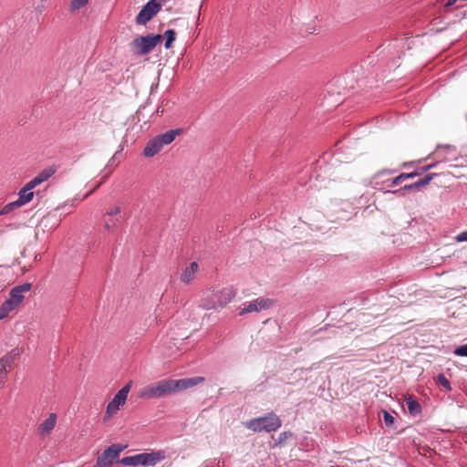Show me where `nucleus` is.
<instances>
[{"instance_id":"2","label":"nucleus","mask_w":467,"mask_h":467,"mask_svg":"<svg viewBox=\"0 0 467 467\" xmlns=\"http://www.w3.org/2000/svg\"><path fill=\"white\" fill-rule=\"evenodd\" d=\"M56 171L57 169L55 166H49L41 171L20 190L18 199L6 204L2 209L1 213H8L12 210L29 202L34 196L33 189L42 182L47 181L56 172Z\"/></svg>"},{"instance_id":"30","label":"nucleus","mask_w":467,"mask_h":467,"mask_svg":"<svg viewBox=\"0 0 467 467\" xmlns=\"http://www.w3.org/2000/svg\"><path fill=\"white\" fill-rule=\"evenodd\" d=\"M458 0H448L446 6L453 5Z\"/></svg>"},{"instance_id":"6","label":"nucleus","mask_w":467,"mask_h":467,"mask_svg":"<svg viewBox=\"0 0 467 467\" xmlns=\"http://www.w3.org/2000/svg\"><path fill=\"white\" fill-rule=\"evenodd\" d=\"M131 386L132 381L130 380L117 392L112 400L107 405L104 420H110L125 405Z\"/></svg>"},{"instance_id":"29","label":"nucleus","mask_w":467,"mask_h":467,"mask_svg":"<svg viewBox=\"0 0 467 467\" xmlns=\"http://www.w3.org/2000/svg\"><path fill=\"white\" fill-rule=\"evenodd\" d=\"M413 189V186L412 184H409V185H405L404 187H402L401 189L398 190V191H395L393 192L394 193L396 192H405V191H408V190H412Z\"/></svg>"},{"instance_id":"16","label":"nucleus","mask_w":467,"mask_h":467,"mask_svg":"<svg viewBox=\"0 0 467 467\" xmlns=\"http://www.w3.org/2000/svg\"><path fill=\"white\" fill-rule=\"evenodd\" d=\"M179 134L180 130H171L157 136L156 138L160 140V142L161 143L162 146H165L171 143L175 140L176 136H178Z\"/></svg>"},{"instance_id":"34","label":"nucleus","mask_w":467,"mask_h":467,"mask_svg":"<svg viewBox=\"0 0 467 467\" xmlns=\"http://www.w3.org/2000/svg\"><path fill=\"white\" fill-rule=\"evenodd\" d=\"M408 165H409V163H404V164L402 165V167H407Z\"/></svg>"},{"instance_id":"22","label":"nucleus","mask_w":467,"mask_h":467,"mask_svg":"<svg viewBox=\"0 0 467 467\" xmlns=\"http://www.w3.org/2000/svg\"><path fill=\"white\" fill-rule=\"evenodd\" d=\"M88 3V0H72L70 7L72 11L78 10L85 6Z\"/></svg>"},{"instance_id":"12","label":"nucleus","mask_w":467,"mask_h":467,"mask_svg":"<svg viewBox=\"0 0 467 467\" xmlns=\"http://www.w3.org/2000/svg\"><path fill=\"white\" fill-rule=\"evenodd\" d=\"M57 414L56 413H50L48 417L38 425L37 427V433L41 437H47L48 436L51 431L54 430L57 424Z\"/></svg>"},{"instance_id":"4","label":"nucleus","mask_w":467,"mask_h":467,"mask_svg":"<svg viewBox=\"0 0 467 467\" xmlns=\"http://www.w3.org/2000/svg\"><path fill=\"white\" fill-rule=\"evenodd\" d=\"M282 421L275 413H268L266 416L252 419L244 422V426L254 432H271L281 427Z\"/></svg>"},{"instance_id":"8","label":"nucleus","mask_w":467,"mask_h":467,"mask_svg":"<svg viewBox=\"0 0 467 467\" xmlns=\"http://www.w3.org/2000/svg\"><path fill=\"white\" fill-rule=\"evenodd\" d=\"M121 206L113 205L108 209L103 217V229L107 234L114 233L119 223V214L121 213Z\"/></svg>"},{"instance_id":"32","label":"nucleus","mask_w":467,"mask_h":467,"mask_svg":"<svg viewBox=\"0 0 467 467\" xmlns=\"http://www.w3.org/2000/svg\"><path fill=\"white\" fill-rule=\"evenodd\" d=\"M431 168V165H429V166H427V167H424V168H423V171H428V170H430Z\"/></svg>"},{"instance_id":"27","label":"nucleus","mask_w":467,"mask_h":467,"mask_svg":"<svg viewBox=\"0 0 467 467\" xmlns=\"http://www.w3.org/2000/svg\"><path fill=\"white\" fill-rule=\"evenodd\" d=\"M383 420L387 426L391 425L394 421V418L388 411H384Z\"/></svg>"},{"instance_id":"3","label":"nucleus","mask_w":467,"mask_h":467,"mask_svg":"<svg viewBox=\"0 0 467 467\" xmlns=\"http://www.w3.org/2000/svg\"><path fill=\"white\" fill-rule=\"evenodd\" d=\"M235 294V290L232 286L208 289L202 295L200 307L205 310L223 308L234 298Z\"/></svg>"},{"instance_id":"33","label":"nucleus","mask_w":467,"mask_h":467,"mask_svg":"<svg viewBox=\"0 0 467 467\" xmlns=\"http://www.w3.org/2000/svg\"><path fill=\"white\" fill-rule=\"evenodd\" d=\"M92 192H93V191L89 192L88 193H87V194L85 195V197H84V198H88V197Z\"/></svg>"},{"instance_id":"11","label":"nucleus","mask_w":467,"mask_h":467,"mask_svg":"<svg viewBox=\"0 0 467 467\" xmlns=\"http://www.w3.org/2000/svg\"><path fill=\"white\" fill-rule=\"evenodd\" d=\"M141 465L155 466L157 463L166 459V452L162 450L152 451L150 452L140 453Z\"/></svg>"},{"instance_id":"14","label":"nucleus","mask_w":467,"mask_h":467,"mask_svg":"<svg viewBox=\"0 0 467 467\" xmlns=\"http://www.w3.org/2000/svg\"><path fill=\"white\" fill-rule=\"evenodd\" d=\"M199 271V265L196 262H192L189 266L185 267L181 275V281L186 285H190L195 278Z\"/></svg>"},{"instance_id":"21","label":"nucleus","mask_w":467,"mask_h":467,"mask_svg":"<svg viewBox=\"0 0 467 467\" xmlns=\"http://www.w3.org/2000/svg\"><path fill=\"white\" fill-rule=\"evenodd\" d=\"M175 35H176V33H175V31H174V30H172V29H168V30H166V31H165L164 36H166V38H167V39H166V43H165V47H166L167 49H169V48H171V44H172V42H173V41H174V39H175Z\"/></svg>"},{"instance_id":"5","label":"nucleus","mask_w":467,"mask_h":467,"mask_svg":"<svg viewBox=\"0 0 467 467\" xmlns=\"http://www.w3.org/2000/svg\"><path fill=\"white\" fill-rule=\"evenodd\" d=\"M162 36L161 35H149L146 36H139L130 43L131 51L138 56H144L150 53L155 47L161 42Z\"/></svg>"},{"instance_id":"7","label":"nucleus","mask_w":467,"mask_h":467,"mask_svg":"<svg viewBox=\"0 0 467 467\" xmlns=\"http://www.w3.org/2000/svg\"><path fill=\"white\" fill-rule=\"evenodd\" d=\"M126 448L119 444H112L107 448L96 460V463L92 467H112L113 463L118 461L119 454Z\"/></svg>"},{"instance_id":"10","label":"nucleus","mask_w":467,"mask_h":467,"mask_svg":"<svg viewBox=\"0 0 467 467\" xmlns=\"http://www.w3.org/2000/svg\"><path fill=\"white\" fill-rule=\"evenodd\" d=\"M273 305V301L269 298L258 297L254 301L250 302L247 306L243 307L239 315L244 316L252 312H260L263 309H267Z\"/></svg>"},{"instance_id":"9","label":"nucleus","mask_w":467,"mask_h":467,"mask_svg":"<svg viewBox=\"0 0 467 467\" xmlns=\"http://www.w3.org/2000/svg\"><path fill=\"white\" fill-rule=\"evenodd\" d=\"M161 0H150L138 14L136 23L138 25H145L161 10Z\"/></svg>"},{"instance_id":"18","label":"nucleus","mask_w":467,"mask_h":467,"mask_svg":"<svg viewBox=\"0 0 467 467\" xmlns=\"http://www.w3.org/2000/svg\"><path fill=\"white\" fill-rule=\"evenodd\" d=\"M18 306L13 303L10 299H6L0 306V320L8 317L10 312L15 310Z\"/></svg>"},{"instance_id":"1","label":"nucleus","mask_w":467,"mask_h":467,"mask_svg":"<svg viewBox=\"0 0 467 467\" xmlns=\"http://www.w3.org/2000/svg\"><path fill=\"white\" fill-rule=\"evenodd\" d=\"M204 381L203 377L182 379H162L142 388L138 397L144 400L161 398L192 388Z\"/></svg>"},{"instance_id":"24","label":"nucleus","mask_w":467,"mask_h":467,"mask_svg":"<svg viewBox=\"0 0 467 467\" xmlns=\"http://www.w3.org/2000/svg\"><path fill=\"white\" fill-rule=\"evenodd\" d=\"M6 376V361L0 359V385L4 382Z\"/></svg>"},{"instance_id":"31","label":"nucleus","mask_w":467,"mask_h":467,"mask_svg":"<svg viewBox=\"0 0 467 467\" xmlns=\"http://www.w3.org/2000/svg\"><path fill=\"white\" fill-rule=\"evenodd\" d=\"M411 184H412V186H413V189H417V188H419V186H418V183H417V182H414V183H411Z\"/></svg>"},{"instance_id":"13","label":"nucleus","mask_w":467,"mask_h":467,"mask_svg":"<svg viewBox=\"0 0 467 467\" xmlns=\"http://www.w3.org/2000/svg\"><path fill=\"white\" fill-rule=\"evenodd\" d=\"M30 289L31 284L29 283L16 286L10 291L8 299H10L16 306H19L25 298L24 293L30 291Z\"/></svg>"},{"instance_id":"25","label":"nucleus","mask_w":467,"mask_h":467,"mask_svg":"<svg viewBox=\"0 0 467 467\" xmlns=\"http://www.w3.org/2000/svg\"><path fill=\"white\" fill-rule=\"evenodd\" d=\"M438 382L444 388L446 389L447 390H451V384H450V381L448 380V379L442 375V374H440L438 375Z\"/></svg>"},{"instance_id":"20","label":"nucleus","mask_w":467,"mask_h":467,"mask_svg":"<svg viewBox=\"0 0 467 467\" xmlns=\"http://www.w3.org/2000/svg\"><path fill=\"white\" fill-rule=\"evenodd\" d=\"M419 175H420V172H417V171H412L410 173H400L399 176H397L396 178H394L392 180L391 186L398 185V184L401 183L406 179H412Z\"/></svg>"},{"instance_id":"17","label":"nucleus","mask_w":467,"mask_h":467,"mask_svg":"<svg viewBox=\"0 0 467 467\" xmlns=\"http://www.w3.org/2000/svg\"><path fill=\"white\" fill-rule=\"evenodd\" d=\"M405 401L408 410L411 415L416 416L420 413L421 407L413 396H409L405 399Z\"/></svg>"},{"instance_id":"15","label":"nucleus","mask_w":467,"mask_h":467,"mask_svg":"<svg viewBox=\"0 0 467 467\" xmlns=\"http://www.w3.org/2000/svg\"><path fill=\"white\" fill-rule=\"evenodd\" d=\"M162 147L163 146L160 142V140H158L155 137L152 140H149L146 147L144 148L143 154L148 158H151L155 156L157 153H159Z\"/></svg>"},{"instance_id":"19","label":"nucleus","mask_w":467,"mask_h":467,"mask_svg":"<svg viewBox=\"0 0 467 467\" xmlns=\"http://www.w3.org/2000/svg\"><path fill=\"white\" fill-rule=\"evenodd\" d=\"M119 462L126 466L135 467L138 465H141L140 453L133 456L123 457L121 460H119Z\"/></svg>"},{"instance_id":"26","label":"nucleus","mask_w":467,"mask_h":467,"mask_svg":"<svg viewBox=\"0 0 467 467\" xmlns=\"http://www.w3.org/2000/svg\"><path fill=\"white\" fill-rule=\"evenodd\" d=\"M456 356L467 357V344L456 348L453 351Z\"/></svg>"},{"instance_id":"28","label":"nucleus","mask_w":467,"mask_h":467,"mask_svg":"<svg viewBox=\"0 0 467 467\" xmlns=\"http://www.w3.org/2000/svg\"><path fill=\"white\" fill-rule=\"evenodd\" d=\"M455 240L457 242H467V230L464 231V232H462L461 234H459L456 237H455Z\"/></svg>"},{"instance_id":"23","label":"nucleus","mask_w":467,"mask_h":467,"mask_svg":"<svg viewBox=\"0 0 467 467\" xmlns=\"http://www.w3.org/2000/svg\"><path fill=\"white\" fill-rule=\"evenodd\" d=\"M434 176H435L434 173L427 174L424 178L420 179V181H418L416 182L418 183L419 187L428 185L431 182V180L433 179Z\"/></svg>"}]
</instances>
